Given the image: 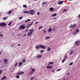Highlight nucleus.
<instances>
[{
    "instance_id": "f257e3e1",
    "label": "nucleus",
    "mask_w": 80,
    "mask_h": 80,
    "mask_svg": "<svg viewBox=\"0 0 80 80\" xmlns=\"http://www.w3.org/2000/svg\"><path fill=\"white\" fill-rule=\"evenodd\" d=\"M25 25H22L20 26L19 28V29L20 30V29H22V30H23L25 28H26V26H24Z\"/></svg>"
},
{
    "instance_id": "f03ea898",
    "label": "nucleus",
    "mask_w": 80,
    "mask_h": 80,
    "mask_svg": "<svg viewBox=\"0 0 80 80\" xmlns=\"http://www.w3.org/2000/svg\"><path fill=\"white\" fill-rule=\"evenodd\" d=\"M29 31L30 32L28 33V36H30L31 35H32V33H33V29H30L29 30Z\"/></svg>"
},
{
    "instance_id": "7ed1b4c3",
    "label": "nucleus",
    "mask_w": 80,
    "mask_h": 80,
    "mask_svg": "<svg viewBox=\"0 0 80 80\" xmlns=\"http://www.w3.org/2000/svg\"><path fill=\"white\" fill-rule=\"evenodd\" d=\"M6 25L7 24L3 22L0 23V26H1V27H6Z\"/></svg>"
},
{
    "instance_id": "20e7f679",
    "label": "nucleus",
    "mask_w": 80,
    "mask_h": 80,
    "mask_svg": "<svg viewBox=\"0 0 80 80\" xmlns=\"http://www.w3.org/2000/svg\"><path fill=\"white\" fill-rule=\"evenodd\" d=\"M29 13L31 15L34 14H35V11L34 10H29Z\"/></svg>"
},
{
    "instance_id": "39448f33",
    "label": "nucleus",
    "mask_w": 80,
    "mask_h": 80,
    "mask_svg": "<svg viewBox=\"0 0 80 80\" xmlns=\"http://www.w3.org/2000/svg\"><path fill=\"white\" fill-rule=\"evenodd\" d=\"M39 47H41V48H42L43 49H45V48H46V47L43 45H39Z\"/></svg>"
},
{
    "instance_id": "423d86ee",
    "label": "nucleus",
    "mask_w": 80,
    "mask_h": 80,
    "mask_svg": "<svg viewBox=\"0 0 80 80\" xmlns=\"http://www.w3.org/2000/svg\"><path fill=\"white\" fill-rule=\"evenodd\" d=\"M7 60H8L7 59H4L3 60V63L4 64H6V65H7V64H8V62H7Z\"/></svg>"
},
{
    "instance_id": "0eeeda50",
    "label": "nucleus",
    "mask_w": 80,
    "mask_h": 80,
    "mask_svg": "<svg viewBox=\"0 0 80 80\" xmlns=\"http://www.w3.org/2000/svg\"><path fill=\"white\" fill-rule=\"evenodd\" d=\"M76 27V24H74L73 25H72L70 26V28H75V27Z\"/></svg>"
},
{
    "instance_id": "6e6552de",
    "label": "nucleus",
    "mask_w": 80,
    "mask_h": 80,
    "mask_svg": "<svg viewBox=\"0 0 80 80\" xmlns=\"http://www.w3.org/2000/svg\"><path fill=\"white\" fill-rule=\"evenodd\" d=\"M23 73H24V72H22L19 73H17V75H22L23 74Z\"/></svg>"
},
{
    "instance_id": "1a4fd4ad",
    "label": "nucleus",
    "mask_w": 80,
    "mask_h": 80,
    "mask_svg": "<svg viewBox=\"0 0 80 80\" xmlns=\"http://www.w3.org/2000/svg\"><path fill=\"white\" fill-rule=\"evenodd\" d=\"M42 57V55H39L36 57L37 58H40Z\"/></svg>"
},
{
    "instance_id": "9d476101",
    "label": "nucleus",
    "mask_w": 80,
    "mask_h": 80,
    "mask_svg": "<svg viewBox=\"0 0 80 80\" xmlns=\"http://www.w3.org/2000/svg\"><path fill=\"white\" fill-rule=\"evenodd\" d=\"M52 28H51L48 29V32L51 33V32H52Z\"/></svg>"
},
{
    "instance_id": "9b49d317",
    "label": "nucleus",
    "mask_w": 80,
    "mask_h": 80,
    "mask_svg": "<svg viewBox=\"0 0 80 80\" xmlns=\"http://www.w3.org/2000/svg\"><path fill=\"white\" fill-rule=\"evenodd\" d=\"M24 13H28V14H29V13H30V11H24Z\"/></svg>"
},
{
    "instance_id": "f8f14e48",
    "label": "nucleus",
    "mask_w": 80,
    "mask_h": 80,
    "mask_svg": "<svg viewBox=\"0 0 80 80\" xmlns=\"http://www.w3.org/2000/svg\"><path fill=\"white\" fill-rule=\"evenodd\" d=\"M62 3H63L62 1H60L58 2V4H59V5H61V4H62Z\"/></svg>"
},
{
    "instance_id": "ddd939ff",
    "label": "nucleus",
    "mask_w": 80,
    "mask_h": 80,
    "mask_svg": "<svg viewBox=\"0 0 80 80\" xmlns=\"http://www.w3.org/2000/svg\"><path fill=\"white\" fill-rule=\"evenodd\" d=\"M33 22H32L31 24H28V27H30L32 25H33Z\"/></svg>"
},
{
    "instance_id": "4468645a",
    "label": "nucleus",
    "mask_w": 80,
    "mask_h": 80,
    "mask_svg": "<svg viewBox=\"0 0 80 80\" xmlns=\"http://www.w3.org/2000/svg\"><path fill=\"white\" fill-rule=\"evenodd\" d=\"M6 78H7V77L4 76L1 78V80H4V79H6Z\"/></svg>"
},
{
    "instance_id": "2eb2a0df",
    "label": "nucleus",
    "mask_w": 80,
    "mask_h": 80,
    "mask_svg": "<svg viewBox=\"0 0 80 80\" xmlns=\"http://www.w3.org/2000/svg\"><path fill=\"white\" fill-rule=\"evenodd\" d=\"M79 42V41H77L76 42H75V44L76 45H78V43Z\"/></svg>"
},
{
    "instance_id": "dca6fc26",
    "label": "nucleus",
    "mask_w": 80,
    "mask_h": 80,
    "mask_svg": "<svg viewBox=\"0 0 80 80\" xmlns=\"http://www.w3.org/2000/svg\"><path fill=\"white\" fill-rule=\"evenodd\" d=\"M57 13H55L54 14H53L51 16H52V17H55L56 16H57Z\"/></svg>"
},
{
    "instance_id": "f3484780",
    "label": "nucleus",
    "mask_w": 80,
    "mask_h": 80,
    "mask_svg": "<svg viewBox=\"0 0 80 80\" xmlns=\"http://www.w3.org/2000/svg\"><path fill=\"white\" fill-rule=\"evenodd\" d=\"M53 10H54V8L52 7H51L49 8V10H50V11H53Z\"/></svg>"
},
{
    "instance_id": "a211bd4d",
    "label": "nucleus",
    "mask_w": 80,
    "mask_h": 80,
    "mask_svg": "<svg viewBox=\"0 0 80 80\" xmlns=\"http://www.w3.org/2000/svg\"><path fill=\"white\" fill-rule=\"evenodd\" d=\"M73 50H72L70 53H69L70 55H72L73 54Z\"/></svg>"
},
{
    "instance_id": "6ab92c4d",
    "label": "nucleus",
    "mask_w": 80,
    "mask_h": 80,
    "mask_svg": "<svg viewBox=\"0 0 80 80\" xmlns=\"http://www.w3.org/2000/svg\"><path fill=\"white\" fill-rule=\"evenodd\" d=\"M22 63H23L22 62H20L19 63V67H20V66H21V65H22Z\"/></svg>"
},
{
    "instance_id": "aec40b11",
    "label": "nucleus",
    "mask_w": 80,
    "mask_h": 80,
    "mask_svg": "<svg viewBox=\"0 0 80 80\" xmlns=\"http://www.w3.org/2000/svg\"><path fill=\"white\" fill-rule=\"evenodd\" d=\"M53 68L52 66H47V68H48L49 69H50L51 68Z\"/></svg>"
},
{
    "instance_id": "412c9836",
    "label": "nucleus",
    "mask_w": 80,
    "mask_h": 80,
    "mask_svg": "<svg viewBox=\"0 0 80 80\" xmlns=\"http://www.w3.org/2000/svg\"><path fill=\"white\" fill-rule=\"evenodd\" d=\"M30 19H27V20L25 21V23H27V22H30Z\"/></svg>"
},
{
    "instance_id": "4be33fe9",
    "label": "nucleus",
    "mask_w": 80,
    "mask_h": 80,
    "mask_svg": "<svg viewBox=\"0 0 80 80\" xmlns=\"http://www.w3.org/2000/svg\"><path fill=\"white\" fill-rule=\"evenodd\" d=\"M2 19L4 20H7V17H4V18H2Z\"/></svg>"
},
{
    "instance_id": "5701e85b",
    "label": "nucleus",
    "mask_w": 80,
    "mask_h": 80,
    "mask_svg": "<svg viewBox=\"0 0 80 80\" xmlns=\"http://www.w3.org/2000/svg\"><path fill=\"white\" fill-rule=\"evenodd\" d=\"M29 73L30 74V75H32L33 74V72L32 71H30Z\"/></svg>"
},
{
    "instance_id": "b1692460",
    "label": "nucleus",
    "mask_w": 80,
    "mask_h": 80,
    "mask_svg": "<svg viewBox=\"0 0 80 80\" xmlns=\"http://www.w3.org/2000/svg\"><path fill=\"white\" fill-rule=\"evenodd\" d=\"M47 49H48V52H49V51H50V50H51V48H47Z\"/></svg>"
},
{
    "instance_id": "393cba45",
    "label": "nucleus",
    "mask_w": 80,
    "mask_h": 80,
    "mask_svg": "<svg viewBox=\"0 0 80 80\" xmlns=\"http://www.w3.org/2000/svg\"><path fill=\"white\" fill-rule=\"evenodd\" d=\"M44 50H41L40 51V52L41 53H43V52H44Z\"/></svg>"
},
{
    "instance_id": "a878e982",
    "label": "nucleus",
    "mask_w": 80,
    "mask_h": 80,
    "mask_svg": "<svg viewBox=\"0 0 80 80\" xmlns=\"http://www.w3.org/2000/svg\"><path fill=\"white\" fill-rule=\"evenodd\" d=\"M16 78H20V76L19 75H17L16 76Z\"/></svg>"
},
{
    "instance_id": "bb28decb",
    "label": "nucleus",
    "mask_w": 80,
    "mask_h": 80,
    "mask_svg": "<svg viewBox=\"0 0 80 80\" xmlns=\"http://www.w3.org/2000/svg\"><path fill=\"white\" fill-rule=\"evenodd\" d=\"M43 28V26H40L39 28V30H40L41 28Z\"/></svg>"
},
{
    "instance_id": "cd10ccee",
    "label": "nucleus",
    "mask_w": 80,
    "mask_h": 80,
    "mask_svg": "<svg viewBox=\"0 0 80 80\" xmlns=\"http://www.w3.org/2000/svg\"><path fill=\"white\" fill-rule=\"evenodd\" d=\"M31 70L32 71V72H35V69L32 68L31 69Z\"/></svg>"
},
{
    "instance_id": "c85d7f7f",
    "label": "nucleus",
    "mask_w": 80,
    "mask_h": 80,
    "mask_svg": "<svg viewBox=\"0 0 80 80\" xmlns=\"http://www.w3.org/2000/svg\"><path fill=\"white\" fill-rule=\"evenodd\" d=\"M48 38H50V37L48 36H47L45 38V39H48Z\"/></svg>"
},
{
    "instance_id": "c756f323",
    "label": "nucleus",
    "mask_w": 80,
    "mask_h": 80,
    "mask_svg": "<svg viewBox=\"0 0 80 80\" xmlns=\"http://www.w3.org/2000/svg\"><path fill=\"white\" fill-rule=\"evenodd\" d=\"M18 64V62L16 63L15 65H14L15 67L17 66Z\"/></svg>"
},
{
    "instance_id": "7c9ffc66",
    "label": "nucleus",
    "mask_w": 80,
    "mask_h": 80,
    "mask_svg": "<svg viewBox=\"0 0 80 80\" xmlns=\"http://www.w3.org/2000/svg\"><path fill=\"white\" fill-rule=\"evenodd\" d=\"M11 13H12V11L10 10L8 12V13L10 15V14Z\"/></svg>"
},
{
    "instance_id": "2f4dec72",
    "label": "nucleus",
    "mask_w": 80,
    "mask_h": 80,
    "mask_svg": "<svg viewBox=\"0 0 80 80\" xmlns=\"http://www.w3.org/2000/svg\"><path fill=\"white\" fill-rule=\"evenodd\" d=\"M23 7H24V8H27V6L26 5H23Z\"/></svg>"
},
{
    "instance_id": "473e14b6",
    "label": "nucleus",
    "mask_w": 80,
    "mask_h": 80,
    "mask_svg": "<svg viewBox=\"0 0 80 80\" xmlns=\"http://www.w3.org/2000/svg\"><path fill=\"white\" fill-rule=\"evenodd\" d=\"M42 3L43 5H44L45 4H46L47 3V2H43Z\"/></svg>"
},
{
    "instance_id": "72a5a7b5",
    "label": "nucleus",
    "mask_w": 80,
    "mask_h": 80,
    "mask_svg": "<svg viewBox=\"0 0 80 80\" xmlns=\"http://www.w3.org/2000/svg\"><path fill=\"white\" fill-rule=\"evenodd\" d=\"M26 60L25 59H23L22 60V62H23V63H24L25 62Z\"/></svg>"
},
{
    "instance_id": "f704fd0d",
    "label": "nucleus",
    "mask_w": 80,
    "mask_h": 80,
    "mask_svg": "<svg viewBox=\"0 0 80 80\" xmlns=\"http://www.w3.org/2000/svg\"><path fill=\"white\" fill-rule=\"evenodd\" d=\"M2 72H3V70H0V74H2Z\"/></svg>"
},
{
    "instance_id": "c9c22d12",
    "label": "nucleus",
    "mask_w": 80,
    "mask_h": 80,
    "mask_svg": "<svg viewBox=\"0 0 80 80\" xmlns=\"http://www.w3.org/2000/svg\"><path fill=\"white\" fill-rule=\"evenodd\" d=\"M36 48H37V49H39V48H40V47L38 46H37L36 47Z\"/></svg>"
},
{
    "instance_id": "e433bc0d",
    "label": "nucleus",
    "mask_w": 80,
    "mask_h": 80,
    "mask_svg": "<svg viewBox=\"0 0 80 80\" xmlns=\"http://www.w3.org/2000/svg\"><path fill=\"white\" fill-rule=\"evenodd\" d=\"M49 64H51V65H52V64H53V62H49Z\"/></svg>"
},
{
    "instance_id": "4c0bfd02",
    "label": "nucleus",
    "mask_w": 80,
    "mask_h": 80,
    "mask_svg": "<svg viewBox=\"0 0 80 80\" xmlns=\"http://www.w3.org/2000/svg\"><path fill=\"white\" fill-rule=\"evenodd\" d=\"M73 62H71L69 64V65H73Z\"/></svg>"
},
{
    "instance_id": "58836bf2",
    "label": "nucleus",
    "mask_w": 80,
    "mask_h": 80,
    "mask_svg": "<svg viewBox=\"0 0 80 80\" xmlns=\"http://www.w3.org/2000/svg\"><path fill=\"white\" fill-rule=\"evenodd\" d=\"M68 56H65L64 57V58H67Z\"/></svg>"
},
{
    "instance_id": "ea45409f",
    "label": "nucleus",
    "mask_w": 80,
    "mask_h": 80,
    "mask_svg": "<svg viewBox=\"0 0 80 80\" xmlns=\"http://www.w3.org/2000/svg\"><path fill=\"white\" fill-rule=\"evenodd\" d=\"M12 22H10V23H9L8 24V26H10V25H11L12 24Z\"/></svg>"
},
{
    "instance_id": "a19ab883",
    "label": "nucleus",
    "mask_w": 80,
    "mask_h": 80,
    "mask_svg": "<svg viewBox=\"0 0 80 80\" xmlns=\"http://www.w3.org/2000/svg\"><path fill=\"white\" fill-rule=\"evenodd\" d=\"M43 32H44V33H47V30H44L43 31Z\"/></svg>"
},
{
    "instance_id": "79ce46f5",
    "label": "nucleus",
    "mask_w": 80,
    "mask_h": 80,
    "mask_svg": "<svg viewBox=\"0 0 80 80\" xmlns=\"http://www.w3.org/2000/svg\"><path fill=\"white\" fill-rule=\"evenodd\" d=\"M79 32V29H77L76 32Z\"/></svg>"
},
{
    "instance_id": "37998d69",
    "label": "nucleus",
    "mask_w": 80,
    "mask_h": 80,
    "mask_svg": "<svg viewBox=\"0 0 80 80\" xmlns=\"http://www.w3.org/2000/svg\"><path fill=\"white\" fill-rule=\"evenodd\" d=\"M23 18V17H21L19 18V19L20 20V19H22Z\"/></svg>"
},
{
    "instance_id": "c03bdc74",
    "label": "nucleus",
    "mask_w": 80,
    "mask_h": 80,
    "mask_svg": "<svg viewBox=\"0 0 80 80\" xmlns=\"http://www.w3.org/2000/svg\"><path fill=\"white\" fill-rule=\"evenodd\" d=\"M65 60H66V59H64L62 61V63H63V62H64Z\"/></svg>"
},
{
    "instance_id": "a18cd8bd",
    "label": "nucleus",
    "mask_w": 80,
    "mask_h": 80,
    "mask_svg": "<svg viewBox=\"0 0 80 80\" xmlns=\"http://www.w3.org/2000/svg\"><path fill=\"white\" fill-rule=\"evenodd\" d=\"M38 21L36 22H35V24H38Z\"/></svg>"
},
{
    "instance_id": "49530a36",
    "label": "nucleus",
    "mask_w": 80,
    "mask_h": 80,
    "mask_svg": "<svg viewBox=\"0 0 80 80\" xmlns=\"http://www.w3.org/2000/svg\"><path fill=\"white\" fill-rule=\"evenodd\" d=\"M61 70V69H58L57 70V72H58V71H60Z\"/></svg>"
},
{
    "instance_id": "de8ad7c7",
    "label": "nucleus",
    "mask_w": 80,
    "mask_h": 80,
    "mask_svg": "<svg viewBox=\"0 0 80 80\" xmlns=\"http://www.w3.org/2000/svg\"><path fill=\"white\" fill-rule=\"evenodd\" d=\"M0 37H3V34H0Z\"/></svg>"
},
{
    "instance_id": "09e8293b",
    "label": "nucleus",
    "mask_w": 80,
    "mask_h": 80,
    "mask_svg": "<svg viewBox=\"0 0 80 80\" xmlns=\"http://www.w3.org/2000/svg\"><path fill=\"white\" fill-rule=\"evenodd\" d=\"M34 78V77H32L31 79V80H32L33 78Z\"/></svg>"
},
{
    "instance_id": "8fccbe9b",
    "label": "nucleus",
    "mask_w": 80,
    "mask_h": 80,
    "mask_svg": "<svg viewBox=\"0 0 80 80\" xmlns=\"http://www.w3.org/2000/svg\"><path fill=\"white\" fill-rule=\"evenodd\" d=\"M37 15H40V12H38L37 13Z\"/></svg>"
},
{
    "instance_id": "3c124183",
    "label": "nucleus",
    "mask_w": 80,
    "mask_h": 80,
    "mask_svg": "<svg viewBox=\"0 0 80 80\" xmlns=\"http://www.w3.org/2000/svg\"><path fill=\"white\" fill-rule=\"evenodd\" d=\"M76 33H77V32H74L73 34L74 35H75Z\"/></svg>"
},
{
    "instance_id": "603ef678",
    "label": "nucleus",
    "mask_w": 80,
    "mask_h": 80,
    "mask_svg": "<svg viewBox=\"0 0 80 80\" xmlns=\"http://www.w3.org/2000/svg\"><path fill=\"white\" fill-rule=\"evenodd\" d=\"M66 11H67V9H65L63 11V12H65Z\"/></svg>"
},
{
    "instance_id": "864d4df0",
    "label": "nucleus",
    "mask_w": 80,
    "mask_h": 80,
    "mask_svg": "<svg viewBox=\"0 0 80 80\" xmlns=\"http://www.w3.org/2000/svg\"><path fill=\"white\" fill-rule=\"evenodd\" d=\"M26 35H27V34H24V36L25 37V36H26Z\"/></svg>"
},
{
    "instance_id": "5fc2aeb1",
    "label": "nucleus",
    "mask_w": 80,
    "mask_h": 80,
    "mask_svg": "<svg viewBox=\"0 0 80 80\" xmlns=\"http://www.w3.org/2000/svg\"><path fill=\"white\" fill-rule=\"evenodd\" d=\"M28 29H27V30H26V32H28Z\"/></svg>"
},
{
    "instance_id": "6e6d98bb",
    "label": "nucleus",
    "mask_w": 80,
    "mask_h": 80,
    "mask_svg": "<svg viewBox=\"0 0 80 80\" xmlns=\"http://www.w3.org/2000/svg\"><path fill=\"white\" fill-rule=\"evenodd\" d=\"M18 46H20V44H18Z\"/></svg>"
},
{
    "instance_id": "4d7b16f0",
    "label": "nucleus",
    "mask_w": 80,
    "mask_h": 80,
    "mask_svg": "<svg viewBox=\"0 0 80 80\" xmlns=\"http://www.w3.org/2000/svg\"><path fill=\"white\" fill-rule=\"evenodd\" d=\"M54 71H55V70H52V72H54Z\"/></svg>"
},
{
    "instance_id": "13d9d810",
    "label": "nucleus",
    "mask_w": 80,
    "mask_h": 80,
    "mask_svg": "<svg viewBox=\"0 0 80 80\" xmlns=\"http://www.w3.org/2000/svg\"><path fill=\"white\" fill-rule=\"evenodd\" d=\"M69 73H68L67 75H69Z\"/></svg>"
},
{
    "instance_id": "bf43d9fd",
    "label": "nucleus",
    "mask_w": 80,
    "mask_h": 80,
    "mask_svg": "<svg viewBox=\"0 0 80 80\" xmlns=\"http://www.w3.org/2000/svg\"><path fill=\"white\" fill-rule=\"evenodd\" d=\"M79 18H80V14L79 15V16H78Z\"/></svg>"
},
{
    "instance_id": "052dcab7",
    "label": "nucleus",
    "mask_w": 80,
    "mask_h": 80,
    "mask_svg": "<svg viewBox=\"0 0 80 80\" xmlns=\"http://www.w3.org/2000/svg\"><path fill=\"white\" fill-rule=\"evenodd\" d=\"M0 54H2V52H0Z\"/></svg>"
},
{
    "instance_id": "680f3d73",
    "label": "nucleus",
    "mask_w": 80,
    "mask_h": 80,
    "mask_svg": "<svg viewBox=\"0 0 80 80\" xmlns=\"http://www.w3.org/2000/svg\"><path fill=\"white\" fill-rule=\"evenodd\" d=\"M54 18V19H56V18Z\"/></svg>"
},
{
    "instance_id": "e2e57ef3",
    "label": "nucleus",
    "mask_w": 80,
    "mask_h": 80,
    "mask_svg": "<svg viewBox=\"0 0 80 80\" xmlns=\"http://www.w3.org/2000/svg\"><path fill=\"white\" fill-rule=\"evenodd\" d=\"M52 31H55V30H54L53 29H52Z\"/></svg>"
},
{
    "instance_id": "0e129e2a",
    "label": "nucleus",
    "mask_w": 80,
    "mask_h": 80,
    "mask_svg": "<svg viewBox=\"0 0 80 80\" xmlns=\"http://www.w3.org/2000/svg\"><path fill=\"white\" fill-rule=\"evenodd\" d=\"M2 62V61L0 60V63H1V62Z\"/></svg>"
},
{
    "instance_id": "69168bd1",
    "label": "nucleus",
    "mask_w": 80,
    "mask_h": 80,
    "mask_svg": "<svg viewBox=\"0 0 80 80\" xmlns=\"http://www.w3.org/2000/svg\"><path fill=\"white\" fill-rule=\"evenodd\" d=\"M29 27H28L27 28V29H28V28Z\"/></svg>"
},
{
    "instance_id": "338daca9",
    "label": "nucleus",
    "mask_w": 80,
    "mask_h": 80,
    "mask_svg": "<svg viewBox=\"0 0 80 80\" xmlns=\"http://www.w3.org/2000/svg\"><path fill=\"white\" fill-rule=\"evenodd\" d=\"M37 0H35V1H37Z\"/></svg>"
},
{
    "instance_id": "774afa93",
    "label": "nucleus",
    "mask_w": 80,
    "mask_h": 80,
    "mask_svg": "<svg viewBox=\"0 0 80 80\" xmlns=\"http://www.w3.org/2000/svg\"><path fill=\"white\" fill-rule=\"evenodd\" d=\"M49 64H48V66H49Z\"/></svg>"
}]
</instances>
